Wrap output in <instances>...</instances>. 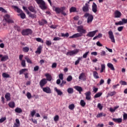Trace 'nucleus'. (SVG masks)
Segmentation results:
<instances>
[{"mask_svg":"<svg viewBox=\"0 0 127 127\" xmlns=\"http://www.w3.org/2000/svg\"><path fill=\"white\" fill-rule=\"evenodd\" d=\"M76 31L79 33H76L75 34L72 35V36L69 37L70 39H73V38H77L78 37H81L83 36V34L87 33V30L83 28V26L80 25L77 26L76 28Z\"/></svg>","mask_w":127,"mask_h":127,"instance_id":"f257e3e1","label":"nucleus"},{"mask_svg":"<svg viewBox=\"0 0 127 127\" xmlns=\"http://www.w3.org/2000/svg\"><path fill=\"white\" fill-rule=\"evenodd\" d=\"M36 3L39 5V8L41 9L44 10H46L48 8V6L46 5V3L44 1V0H34Z\"/></svg>","mask_w":127,"mask_h":127,"instance_id":"f03ea898","label":"nucleus"},{"mask_svg":"<svg viewBox=\"0 0 127 127\" xmlns=\"http://www.w3.org/2000/svg\"><path fill=\"white\" fill-rule=\"evenodd\" d=\"M53 9L54 11H55L56 14H60L61 12H64V10L66 9V7L63 6L61 7H56L55 6H53Z\"/></svg>","mask_w":127,"mask_h":127,"instance_id":"7ed1b4c3","label":"nucleus"},{"mask_svg":"<svg viewBox=\"0 0 127 127\" xmlns=\"http://www.w3.org/2000/svg\"><path fill=\"white\" fill-rule=\"evenodd\" d=\"M84 17L87 18V23H91L92 22V20H93V15L89 14V13H85L84 14Z\"/></svg>","mask_w":127,"mask_h":127,"instance_id":"20e7f679","label":"nucleus"},{"mask_svg":"<svg viewBox=\"0 0 127 127\" xmlns=\"http://www.w3.org/2000/svg\"><path fill=\"white\" fill-rule=\"evenodd\" d=\"M23 36H28L33 33V31L30 29H23L21 32Z\"/></svg>","mask_w":127,"mask_h":127,"instance_id":"39448f33","label":"nucleus"},{"mask_svg":"<svg viewBox=\"0 0 127 127\" xmlns=\"http://www.w3.org/2000/svg\"><path fill=\"white\" fill-rule=\"evenodd\" d=\"M108 35L109 36V39L111 40L112 43H115L116 41H115L114 35L113 34V32L112 31H109L108 32Z\"/></svg>","mask_w":127,"mask_h":127,"instance_id":"423d86ee","label":"nucleus"},{"mask_svg":"<svg viewBox=\"0 0 127 127\" xmlns=\"http://www.w3.org/2000/svg\"><path fill=\"white\" fill-rule=\"evenodd\" d=\"M98 32V30L93 31H90L88 33H87V34H86V37H94L95 35H96V34L97 33V32Z\"/></svg>","mask_w":127,"mask_h":127,"instance_id":"0eeeda50","label":"nucleus"},{"mask_svg":"<svg viewBox=\"0 0 127 127\" xmlns=\"http://www.w3.org/2000/svg\"><path fill=\"white\" fill-rule=\"evenodd\" d=\"M41 88L43 89V92L47 94H51L52 93V91L51 89H50V87L48 86H47L46 87H41Z\"/></svg>","mask_w":127,"mask_h":127,"instance_id":"6e6552de","label":"nucleus"},{"mask_svg":"<svg viewBox=\"0 0 127 127\" xmlns=\"http://www.w3.org/2000/svg\"><path fill=\"white\" fill-rule=\"evenodd\" d=\"M47 83V80L45 78H43V79L40 80L39 82V85L41 88H43Z\"/></svg>","mask_w":127,"mask_h":127,"instance_id":"1a4fd4ad","label":"nucleus"},{"mask_svg":"<svg viewBox=\"0 0 127 127\" xmlns=\"http://www.w3.org/2000/svg\"><path fill=\"white\" fill-rule=\"evenodd\" d=\"M82 11H83V12H88L89 11V5H88V4L86 3L85 5L82 7Z\"/></svg>","mask_w":127,"mask_h":127,"instance_id":"9d476101","label":"nucleus"},{"mask_svg":"<svg viewBox=\"0 0 127 127\" xmlns=\"http://www.w3.org/2000/svg\"><path fill=\"white\" fill-rule=\"evenodd\" d=\"M48 24V21L46 19H42L41 20L38 21V24L40 26H44Z\"/></svg>","mask_w":127,"mask_h":127,"instance_id":"9b49d317","label":"nucleus"},{"mask_svg":"<svg viewBox=\"0 0 127 127\" xmlns=\"http://www.w3.org/2000/svg\"><path fill=\"white\" fill-rule=\"evenodd\" d=\"M122 16V13L119 10H117L114 12V17L116 18H119Z\"/></svg>","mask_w":127,"mask_h":127,"instance_id":"f8f14e48","label":"nucleus"},{"mask_svg":"<svg viewBox=\"0 0 127 127\" xmlns=\"http://www.w3.org/2000/svg\"><path fill=\"white\" fill-rule=\"evenodd\" d=\"M0 58H1V60H0L1 62H5L8 60V56L7 55H4L3 56L2 55L0 54Z\"/></svg>","mask_w":127,"mask_h":127,"instance_id":"ddd939ff","label":"nucleus"},{"mask_svg":"<svg viewBox=\"0 0 127 127\" xmlns=\"http://www.w3.org/2000/svg\"><path fill=\"white\" fill-rule=\"evenodd\" d=\"M78 53V50L70 51L66 53V56H72V55L77 54Z\"/></svg>","mask_w":127,"mask_h":127,"instance_id":"4468645a","label":"nucleus"},{"mask_svg":"<svg viewBox=\"0 0 127 127\" xmlns=\"http://www.w3.org/2000/svg\"><path fill=\"white\" fill-rule=\"evenodd\" d=\"M85 96H86V99L87 100H91V93L90 91H87L86 93H85Z\"/></svg>","mask_w":127,"mask_h":127,"instance_id":"2eb2a0df","label":"nucleus"},{"mask_svg":"<svg viewBox=\"0 0 127 127\" xmlns=\"http://www.w3.org/2000/svg\"><path fill=\"white\" fill-rule=\"evenodd\" d=\"M92 12H94L95 13H97V4L96 3H95V2H93L92 3Z\"/></svg>","mask_w":127,"mask_h":127,"instance_id":"dca6fc26","label":"nucleus"},{"mask_svg":"<svg viewBox=\"0 0 127 127\" xmlns=\"http://www.w3.org/2000/svg\"><path fill=\"white\" fill-rule=\"evenodd\" d=\"M78 79L79 80H82L83 81H85L86 80V75H85V73L82 72L79 75Z\"/></svg>","mask_w":127,"mask_h":127,"instance_id":"f3484780","label":"nucleus"},{"mask_svg":"<svg viewBox=\"0 0 127 127\" xmlns=\"http://www.w3.org/2000/svg\"><path fill=\"white\" fill-rule=\"evenodd\" d=\"M74 89H75V90H76V91H78L79 94H81V93L83 91L82 87L79 86H74Z\"/></svg>","mask_w":127,"mask_h":127,"instance_id":"a211bd4d","label":"nucleus"},{"mask_svg":"<svg viewBox=\"0 0 127 127\" xmlns=\"http://www.w3.org/2000/svg\"><path fill=\"white\" fill-rule=\"evenodd\" d=\"M112 121L116 123L120 124L123 122V119L122 118H113Z\"/></svg>","mask_w":127,"mask_h":127,"instance_id":"6ab92c4d","label":"nucleus"},{"mask_svg":"<svg viewBox=\"0 0 127 127\" xmlns=\"http://www.w3.org/2000/svg\"><path fill=\"white\" fill-rule=\"evenodd\" d=\"M13 9H14V10H16V11L17 12V13H23V11H22V10H21V9L18 8V6H17L13 5Z\"/></svg>","mask_w":127,"mask_h":127,"instance_id":"aec40b11","label":"nucleus"},{"mask_svg":"<svg viewBox=\"0 0 127 127\" xmlns=\"http://www.w3.org/2000/svg\"><path fill=\"white\" fill-rule=\"evenodd\" d=\"M45 76H46V78L45 79H46V80H47V81H51L52 79L51 75H50L49 73H46L45 74Z\"/></svg>","mask_w":127,"mask_h":127,"instance_id":"412c9836","label":"nucleus"},{"mask_svg":"<svg viewBox=\"0 0 127 127\" xmlns=\"http://www.w3.org/2000/svg\"><path fill=\"white\" fill-rule=\"evenodd\" d=\"M16 123H14L13 127H19L20 126V122L18 119L15 120Z\"/></svg>","mask_w":127,"mask_h":127,"instance_id":"4be33fe9","label":"nucleus"},{"mask_svg":"<svg viewBox=\"0 0 127 127\" xmlns=\"http://www.w3.org/2000/svg\"><path fill=\"white\" fill-rule=\"evenodd\" d=\"M5 99H6L7 101H10V93L7 92L5 94Z\"/></svg>","mask_w":127,"mask_h":127,"instance_id":"5701e85b","label":"nucleus"},{"mask_svg":"<svg viewBox=\"0 0 127 127\" xmlns=\"http://www.w3.org/2000/svg\"><path fill=\"white\" fill-rule=\"evenodd\" d=\"M28 15L29 16V17H31V18L34 19L36 18V15L35 14H32L30 12H26Z\"/></svg>","mask_w":127,"mask_h":127,"instance_id":"b1692460","label":"nucleus"},{"mask_svg":"<svg viewBox=\"0 0 127 127\" xmlns=\"http://www.w3.org/2000/svg\"><path fill=\"white\" fill-rule=\"evenodd\" d=\"M69 11H70V13L77 12V8L72 6L70 8V9H69Z\"/></svg>","mask_w":127,"mask_h":127,"instance_id":"393cba45","label":"nucleus"},{"mask_svg":"<svg viewBox=\"0 0 127 127\" xmlns=\"http://www.w3.org/2000/svg\"><path fill=\"white\" fill-rule=\"evenodd\" d=\"M107 67H109L110 69L112 70H115L114 66H113V64L111 63L107 64Z\"/></svg>","mask_w":127,"mask_h":127,"instance_id":"a878e982","label":"nucleus"},{"mask_svg":"<svg viewBox=\"0 0 127 127\" xmlns=\"http://www.w3.org/2000/svg\"><path fill=\"white\" fill-rule=\"evenodd\" d=\"M28 9L31 12H33L35 14L36 13V11H35V10L34 9V8H33V6H30L28 7Z\"/></svg>","mask_w":127,"mask_h":127,"instance_id":"bb28decb","label":"nucleus"},{"mask_svg":"<svg viewBox=\"0 0 127 127\" xmlns=\"http://www.w3.org/2000/svg\"><path fill=\"white\" fill-rule=\"evenodd\" d=\"M93 77H94L95 79L99 78V76H98V73H97V71H93Z\"/></svg>","mask_w":127,"mask_h":127,"instance_id":"cd10ccee","label":"nucleus"},{"mask_svg":"<svg viewBox=\"0 0 127 127\" xmlns=\"http://www.w3.org/2000/svg\"><path fill=\"white\" fill-rule=\"evenodd\" d=\"M118 108H119V106L114 107V108H110V112H111V113H114V112L116 111V110L118 109Z\"/></svg>","mask_w":127,"mask_h":127,"instance_id":"c85d7f7f","label":"nucleus"},{"mask_svg":"<svg viewBox=\"0 0 127 127\" xmlns=\"http://www.w3.org/2000/svg\"><path fill=\"white\" fill-rule=\"evenodd\" d=\"M21 61V66L23 67H26V63L25 60H22Z\"/></svg>","mask_w":127,"mask_h":127,"instance_id":"c756f323","label":"nucleus"},{"mask_svg":"<svg viewBox=\"0 0 127 127\" xmlns=\"http://www.w3.org/2000/svg\"><path fill=\"white\" fill-rule=\"evenodd\" d=\"M8 106H9L10 108H13L15 106V104L13 102H9V103H8Z\"/></svg>","mask_w":127,"mask_h":127,"instance_id":"7c9ffc66","label":"nucleus"},{"mask_svg":"<svg viewBox=\"0 0 127 127\" xmlns=\"http://www.w3.org/2000/svg\"><path fill=\"white\" fill-rule=\"evenodd\" d=\"M106 116H107L106 114H104L103 113H101L98 114V115H96V118H99L102 117V116L105 117H106Z\"/></svg>","mask_w":127,"mask_h":127,"instance_id":"2f4dec72","label":"nucleus"},{"mask_svg":"<svg viewBox=\"0 0 127 127\" xmlns=\"http://www.w3.org/2000/svg\"><path fill=\"white\" fill-rule=\"evenodd\" d=\"M55 91L58 93V95L61 96L63 95V92L61 90L58 89L57 88H55Z\"/></svg>","mask_w":127,"mask_h":127,"instance_id":"473e14b6","label":"nucleus"},{"mask_svg":"<svg viewBox=\"0 0 127 127\" xmlns=\"http://www.w3.org/2000/svg\"><path fill=\"white\" fill-rule=\"evenodd\" d=\"M41 50H42V47L39 46L38 47V49H37V51H36L35 53L40 54H41Z\"/></svg>","mask_w":127,"mask_h":127,"instance_id":"72a5a7b5","label":"nucleus"},{"mask_svg":"<svg viewBox=\"0 0 127 127\" xmlns=\"http://www.w3.org/2000/svg\"><path fill=\"white\" fill-rule=\"evenodd\" d=\"M28 71V69L27 68H23L19 70V75H21L23 74L25 72H26Z\"/></svg>","mask_w":127,"mask_h":127,"instance_id":"f704fd0d","label":"nucleus"},{"mask_svg":"<svg viewBox=\"0 0 127 127\" xmlns=\"http://www.w3.org/2000/svg\"><path fill=\"white\" fill-rule=\"evenodd\" d=\"M24 59H25L27 63H29V64H32V61L30 59L28 58L27 56L24 57Z\"/></svg>","mask_w":127,"mask_h":127,"instance_id":"c9c22d12","label":"nucleus"},{"mask_svg":"<svg viewBox=\"0 0 127 127\" xmlns=\"http://www.w3.org/2000/svg\"><path fill=\"white\" fill-rule=\"evenodd\" d=\"M15 113H17L18 114H20L23 112L22 109H21V108H16L15 110Z\"/></svg>","mask_w":127,"mask_h":127,"instance_id":"e433bc0d","label":"nucleus"},{"mask_svg":"<svg viewBox=\"0 0 127 127\" xmlns=\"http://www.w3.org/2000/svg\"><path fill=\"white\" fill-rule=\"evenodd\" d=\"M18 16H20V18L21 19H25L26 17L25 14L24 13H20V14H18Z\"/></svg>","mask_w":127,"mask_h":127,"instance_id":"4c0bfd02","label":"nucleus"},{"mask_svg":"<svg viewBox=\"0 0 127 127\" xmlns=\"http://www.w3.org/2000/svg\"><path fill=\"white\" fill-rule=\"evenodd\" d=\"M80 105H81V107H84L86 105V102H85L84 100H81V101L80 102Z\"/></svg>","mask_w":127,"mask_h":127,"instance_id":"58836bf2","label":"nucleus"},{"mask_svg":"<svg viewBox=\"0 0 127 127\" xmlns=\"http://www.w3.org/2000/svg\"><path fill=\"white\" fill-rule=\"evenodd\" d=\"M102 92H98L94 95V98H99L100 97H101V96H102Z\"/></svg>","mask_w":127,"mask_h":127,"instance_id":"ea45409f","label":"nucleus"},{"mask_svg":"<svg viewBox=\"0 0 127 127\" xmlns=\"http://www.w3.org/2000/svg\"><path fill=\"white\" fill-rule=\"evenodd\" d=\"M82 59V58L78 57V58H77V60H76V62H75V64H74L75 65H77V64H78L80 61H81V60Z\"/></svg>","mask_w":127,"mask_h":127,"instance_id":"a19ab883","label":"nucleus"},{"mask_svg":"<svg viewBox=\"0 0 127 127\" xmlns=\"http://www.w3.org/2000/svg\"><path fill=\"white\" fill-rule=\"evenodd\" d=\"M29 51V48L28 47H25L23 48V52L24 53H28Z\"/></svg>","mask_w":127,"mask_h":127,"instance_id":"79ce46f5","label":"nucleus"},{"mask_svg":"<svg viewBox=\"0 0 127 127\" xmlns=\"http://www.w3.org/2000/svg\"><path fill=\"white\" fill-rule=\"evenodd\" d=\"M75 108V106L73 104H71V105L68 106V109L69 110H70L71 111L74 110V108Z\"/></svg>","mask_w":127,"mask_h":127,"instance_id":"37998d69","label":"nucleus"},{"mask_svg":"<svg viewBox=\"0 0 127 127\" xmlns=\"http://www.w3.org/2000/svg\"><path fill=\"white\" fill-rule=\"evenodd\" d=\"M74 91H73V89H72V88H69L68 89H67V93L68 94H72L73 93Z\"/></svg>","mask_w":127,"mask_h":127,"instance_id":"c03bdc74","label":"nucleus"},{"mask_svg":"<svg viewBox=\"0 0 127 127\" xmlns=\"http://www.w3.org/2000/svg\"><path fill=\"white\" fill-rule=\"evenodd\" d=\"M116 93H117V92H116L115 91L111 92L108 93V96L113 97V96L116 95Z\"/></svg>","mask_w":127,"mask_h":127,"instance_id":"a18cd8bd","label":"nucleus"},{"mask_svg":"<svg viewBox=\"0 0 127 127\" xmlns=\"http://www.w3.org/2000/svg\"><path fill=\"white\" fill-rule=\"evenodd\" d=\"M5 21L8 23H13V20L11 19H4Z\"/></svg>","mask_w":127,"mask_h":127,"instance_id":"49530a36","label":"nucleus"},{"mask_svg":"<svg viewBox=\"0 0 127 127\" xmlns=\"http://www.w3.org/2000/svg\"><path fill=\"white\" fill-rule=\"evenodd\" d=\"M52 45V42L51 41H49V40H46V45H47V46H51Z\"/></svg>","mask_w":127,"mask_h":127,"instance_id":"de8ad7c7","label":"nucleus"},{"mask_svg":"<svg viewBox=\"0 0 127 127\" xmlns=\"http://www.w3.org/2000/svg\"><path fill=\"white\" fill-rule=\"evenodd\" d=\"M72 80V75H69L67 76V78H66V81L67 82H71Z\"/></svg>","mask_w":127,"mask_h":127,"instance_id":"09e8293b","label":"nucleus"},{"mask_svg":"<svg viewBox=\"0 0 127 127\" xmlns=\"http://www.w3.org/2000/svg\"><path fill=\"white\" fill-rule=\"evenodd\" d=\"M125 23L124 22H122V21H120L118 22H116L115 23V24H116V25H124Z\"/></svg>","mask_w":127,"mask_h":127,"instance_id":"8fccbe9b","label":"nucleus"},{"mask_svg":"<svg viewBox=\"0 0 127 127\" xmlns=\"http://www.w3.org/2000/svg\"><path fill=\"white\" fill-rule=\"evenodd\" d=\"M89 54V51H88L87 52L85 53V54L82 55V57H81L82 58L86 59L87 58V56Z\"/></svg>","mask_w":127,"mask_h":127,"instance_id":"3c124183","label":"nucleus"},{"mask_svg":"<svg viewBox=\"0 0 127 127\" xmlns=\"http://www.w3.org/2000/svg\"><path fill=\"white\" fill-rule=\"evenodd\" d=\"M61 36L63 37H69V34L68 33H66V34H64L63 33H61Z\"/></svg>","mask_w":127,"mask_h":127,"instance_id":"603ef678","label":"nucleus"},{"mask_svg":"<svg viewBox=\"0 0 127 127\" xmlns=\"http://www.w3.org/2000/svg\"><path fill=\"white\" fill-rule=\"evenodd\" d=\"M2 76H3V78H9L10 77L9 75L6 73H3V74H2Z\"/></svg>","mask_w":127,"mask_h":127,"instance_id":"864d4df0","label":"nucleus"},{"mask_svg":"<svg viewBox=\"0 0 127 127\" xmlns=\"http://www.w3.org/2000/svg\"><path fill=\"white\" fill-rule=\"evenodd\" d=\"M36 41L41 43H44V40H42L40 38H36Z\"/></svg>","mask_w":127,"mask_h":127,"instance_id":"5fc2aeb1","label":"nucleus"},{"mask_svg":"<svg viewBox=\"0 0 127 127\" xmlns=\"http://www.w3.org/2000/svg\"><path fill=\"white\" fill-rule=\"evenodd\" d=\"M101 69L100 72L103 73L105 69V64H101Z\"/></svg>","mask_w":127,"mask_h":127,"instance_id":"6e6d98bb","label":"nucleus"},{"mask_svg":"<svg viewBox=\"0 0 127 127\" xmlns=\"http://www.w3.org/2000/svg\"><path fill=\"white\" fill-rule=\"evenodd\" d=\"M54 122H58L59 120V115H56L54 118Z\"/></svg>","mask_w":127,"mask_h":127,"instance_id":"4d7b16f0","label":"nucleus"},{"mask_svg":"<svg viewBox=\"0 0 127 127\" xmlns=\"http://www.w3.org/2000/svg\"><path fill=\"white\" fill-rule=\"evenodd\" d=\"M59 79H61L62 80H64V74L63 73H60L59 75Z\"/></svg>","mask_w":127,"mask_h":127,"instance_id":"13d9d810","label":"nucleus"},{"mask_svg":"<svg viewBox=\"0 0 127 127\" xmlns=\"http://www.w3.org/2000/svg\"><path fill=\"white\" fill-rule=\"evenodd\" d=\"M27 98H28V99H31L32 95L30 92H27Z\"/></svg>","mask_w":127,"mask_h":127,"instance_id":"bf43d9fd","label":"nucleus"},{"mask_svg":"<svg viewBox=\"0 0 127 127\" xmlns=\"http://www.w3.org/2000/svg\"><path fill=\"white\" fill-rule=\"evenodd\" d=\"M0 11L4 13H7V11L5 9H4L3 7H0Z\"/></svg>","mask_w":127,"mask_h":127,"instance_id":"052dcab7","label":"nucleus"},{"mask_svg":"<svg viewBox=\"0 0 127 127\" xmlns=\"http://www.w3.org/2000/svg\"><path fill=\"white\" fill-rule=\"evenodd\" d=\"M97 108L101 111L102 110L103 106H102V104L98 103V104H97Z\"/></svg>","mask_w":127,"mask_h":127,"instance_id":"680f3d73","label":"nucleus"},{"mask_svg":"<svg viewBox=\"0 0 127 127\" xmlns=\"http://www.w3.org/2000/svg\"><path fill=\"white\" fill-rule=\"evenodd\" d=\"M10 17V15H9V14H6L5 15H4V19H9V18Z\"/></svg>","mask_w":127,"mask_h":127,"instance_id":"e2e57ef3","label":"nucleus"},{"mask_svg":"<svg viewBox=\"0 0 127 127\" xmlns=\"http://www.w3.org/2000/svg\"><path fill=\"white\" fill-rule=\"evenodd\" d=\"M124 27L123 26H120L118 28H117V30L119 32H122L123 30Z\"/></svg>","mask_w":127,"mask_h":127,"instance_id":"0e129e2a","label":"nucleus"},{"mask_svg":"<svg viewBox=\"0 0 127 127\" xmlns=\"http://www.w3.org/2000/svg\"><path fill=\"white\" fill-rule=\"evenodd\" d=\"M39 66H34V67H33V70H34V71H37L39 70Z\"/></svg>","mask_w":127,"mask_h":127,"instance_id":"69168bd1","label":"nucleus"},{"mask_svg":"<svg viewBox=\"0 0 127 127\" xmlns=\"http://www.w3.org/2000/svg\"><path fill=\"white\" fill-rule=\"evenodd\" d=\"M6 120V118H2L0 119V123H3V122H4Z\"/></svg>","mask_w":127,"mask_h":127,"instance_id":"338daca9","label":"nucleus"},{"mask_svg":"<svg viewBox=\"0 0 127 127\" xmlns=\"http://www.w3.org/2000/svg\"><path fill=\"white\" fill-rule=\"evenodd\" d=\"M127 114L124 113V114H123V120H127Z\"/></svg>","mask_w":127,"mask_h":127,"instance_id":"774afa93","label":"nucleus"}]
</instances>
